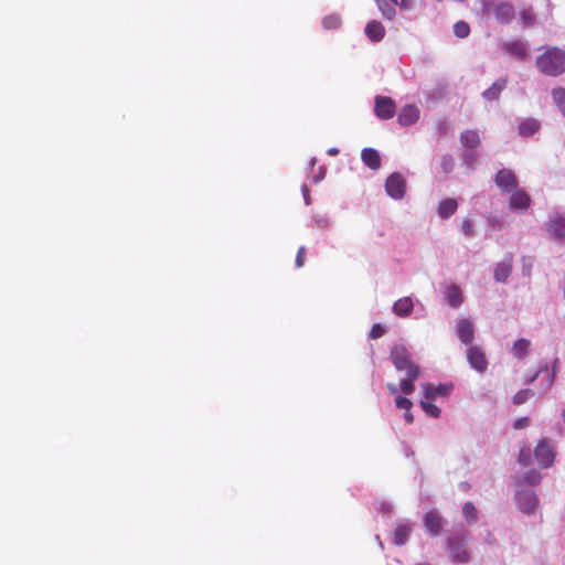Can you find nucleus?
I'll return each mask as SVG.
<instances>
[{"instance_id":"10","label":"nucleus","mask_w":565,"mask_h":565,"mask_svg":"<svg viewBox=\"0 0 565 565\" xmlns=\"http://www.w3.org/2000/svg\"><path fill=\"white\" fill-rule=\"evenodd\" d=\"M531 205V196L523 189H515L511 192L509 206L512 211L524 212Z\"/></svg>"},{"instance_id":"39","label":"nucleus","mask_w":565,"mask_h":565,"mask_svg":"<svg viewBox=\"0 0 565 565\" xmlns=\"http://www.w3.org/2000/svg\"><path fill=\"white\" fill-rule=\"evenodd\" d=\"M480 135L477 130H467L461 135V141H479Z\"/></svg>"},{"instance_id":"13","label":"nucleus","mask_w":565,"mask_h":565,"mask_svg":"<svg viewBox=\"0 0 565 565\" xmlns=\"http://www.w3.org/2000/svg\"><path fill=\"white\" fill-rule=\"evenodd\" d=\"M454 388V385L451 383H444L435 385L433 383H426L424 384V397L426 399H434L437 396H445L447 397Z\"/></svg>"},{"instance_id":"48","label":"nucleus","mask_w":565,"mask_h":565,"mask_svg":"<svg viewBox=\"0 0 565 565\" xmlns=\"http://www.w3.org/2000/svg\"><path fill=\"white\" fill-rule=\"evenodd\" d=\"M539 373L540 372H537L533 377H531L530 382H533L537 377Z\"/></svg>"},{"instance_id":"44","label":"nucleus","mask_w":565,"mask_h":565,"mask_svg":"<svg viewBox=\"0 0 565 565\" xmlns=\"http://www.w3.org/2000/svg\"><path fill=\"white\" fill-rule=\"evenodd\" d=\"M399 6L402 9L409 10L413 8V1L412 0H401Z\"/></svg>"},{"instance_id":"43","label":"nucleus","mask_w":565,"mask_h":565,"mask_svg":"<svg viewBox=\"0 0 565 565\" xmlns=\"http://www.w3.org/2000/svg\"><path fill=\"white\" fill-rule=\"evenodd\" d=\"M386 388H387V391H388L392 395H397V393H398V387H397V385H396V384H394V383H387V384H386Z\"/></svg>"},{"instance_id":"37","label":"nucleus","mask_w":565,"mask_h":565,"mask_svg":"<svg viewBox=\"0 0 565 565\" xmlns=\"http://www.w3.org/2000/svg\"><path fill=\"white\" fill-rule=\"evenodd\" d=\"M518 461H519V463H521L523 466L530 465L532 461L531 450L529 448L521 449V451L519 454Z\"/></svg>"},{"instance_id":"23","label":"nucleus","mask_w":565,"mask_h":565,"mask_svg":"<svg viewBox=\"0 0 565 565\" xmlns=\"http://www.w3.org/2000/svg\"><path fill=\"white\" fill-rule=\"evenodd\" d=\"M365 34L371 41L379 42L384 38L385 30L381 22L373 20L366 24Z\"/></svg>"},{"instance_id":"11","label":"nucleus","mask_w":565,"mask_h":565,"mask_svg":"<svg viewBox=\"0 0 565 565\" xmlns=\"http://www.w3.org/2000/svg\"><path fill=\"white\" fill-rule=\"evenodd\" d=\"M493 14L501 24H509L515 18V9L511 2L501 1L494 6Z\"/></svg>"},{"instance_id":"14","label":"nucleus","mask_w":565,"mask_h":565,"mask_svg":"<svg viewBox=\"0 0 565 565\" xmlns=\"http://www.w3.org/2000/svg\"><path fill=\"white\" fill-rule=\"evenodd\" d=\"M424 526L431 535H438L443 529V516L436 510L427 512L424 518Z\"/></svg>"},{"instance_id":"45","label":"nucleus","mask_w":565,"mask_h":565,"mask_svg":"<svg viewBox=\"0 0 565 565\" xmlns=\"http://www.w3.org/2000/svg\"><path fill=\"white\" fill-rule=\"evenodd\" d=\"M404 418L407 424H412L414 422V416L409 411H406V413L404 414Z\"/></svg>"},{"instance_id":"35","label":"nucleus","mask_w":565,"mask_h":565,"mask_svg":"<svg viewBox=\"0 0 565 565\" xmlns=\"http://www.w3.org/2000/svg\"><path fill=\"white\" fill-rule=\"evenodd\" d=\"M524 480L526 483L531 486H536L542 480V475L536 470H530L525 473Z\"/></svg>"},{"instance_id":"25","label":"nucleus","mask_w":565,"mask_h":565,"mask_svg":"<svg viewBox=\"0 0 565 565\" xmlns=\"http://www.w3.org/2000/svg\"><path fill=\"white\" fill-rule=\"evenodd\" d=\"M446 298L449 306L454 308L459 307L463 301L462 292L460 288L456 285H451L450 287H448Z\"/></svg>"},{"instance_id":"47","label":"nucleus","mask_w":565,"mask_h":565,"mask_svg":"<svg viewBox=\"0 0 565 565\" xmlns=\"http://www.w3.org/2000/svg\"><path fill=\"white\" fill-rule=\"evenodd\" d=\"M327 152L331 156H334L339 152V150H338V148L332 147V148L328 149Z\"/></svg>"},{"instance_id":"26","label":"nucleus","mask_w":565,"mask_h":565,"mask_svg":"<svg viewBox=\"0 0 565 565\" xmlns=\"http://www.w3.org/2000/svg\"><path fill=\"white\" fill-rule=\"evenodd\" d=\"M409 532H411L409 525L398 524L393 533V543L398 546L404 545L407 541Z\"/></svg>"},{"instance_id":"42","label":"nucleus","mask_w":565,"mask_h":565,"mask_svg":"<svg viewBox=\"0 0 565 565\" xmlns=\"http://www.w3.org/2000/svg\"><path fill=\"white\" fill-rule=\"evenodd\" d=\"M530 425V418L529 417H522L514 422L513 427L514 429H522Z\"/></svg>"},{"instance_id":"9","label":"nucleus","mask_w":565,"mask_h":565,"mask_svg":"<svg viewBox=\"0 0 565 565\" xmlns=\"http://www.w3.org/2000/svg\"><path fill=\"white\" fill-rule=\"evenodd\" d=\"M467 360L471 367L477 372L483 373L488 367V361L486 354L481 348L477 345H470L467 350Z\"/></svg>"},{"instance_id":"29","label":"nucleus","mask_w":565,"mask_h":565,"mask_svg":"<svg viewBox=\"0 0 565 565\" xmlns=\"http://www.w3.org/2000/svg\"><path fill=\"white\" fill-rule=\"evenodd\" d=\"M462 514L467 522L475 523L478 520V511L473 503L466 502L462 507Z\"/></svg>"},{"instance_id":"3","label":"nucleus","mask_w":565,"mask_h":565,"mask_svg":"<svg viewBox=\"0 0 565 565\" xmlns=\"http://www.w3.org/2000/svg\"><path fill=\"white\" fill-rule=\"evenodd\" d=\"M447 548L450 554V561L456 564H466L469 562L470 553L466 547V536L463 533L454 534L447 540Z\"/></svg>"},{"instance_id":"36","label":"nucleus","mask_w":565,"mask_h":565,"mask_svg":"<svg viewBox=\"0 0 565 565\" xmlns=\"http://www.w3.org/2000/svg\"><path fill=\"white\" fill-rule=\"evenodd\" d=\"M395 405L399 409L409 411L413 406V403L409 398H407L405 396L397 395L395 398Z\"/></svg>"},{"instance_id":"6","label":"nucleus","mask_w":565,"mask_h":565,"mask_svg":"<svg viewBox=\"0 0 565 565\" xmlns=\"http://www.w3.org/2000/svg\"><path fill=\"white\" fill-rule=\"evenodd\" d=\"M385 191L394 200H401L406 192V180L401 173H392L385 181Z\"/></svg>"},{"instance_id":"2","label":"nucleus","mask_w":565,"mask_h":565,"mask_svg":"<svg viewBox=\"0 0 565 565\" xmlns=\"http://www.w3.org/2000/svg\"><path fill=\"white\" fill-rule=\"evenodd\" d=\"M537 70L546 76H558L565 73V52L557 46L546 47L535 61Z\"/></svg>"},{"instance_id":"1","label":"nucleus","mask_w":565,"mask_h":565,"mask_svg":"<svg viewBox=\"0 0 565 565\" xmlns=\"http://www.w3.org/2000/svg\"><path fill=\"white\" fill-rule=\"evenodd\" d=\"M390 359L397 371L406 372V379L401 381V391L406 395L412 394L415 390L414 382L420 375L419 366L413 362L411 353L403 345H394Z\"/></svg>"},{"instance_id":"30","label":"nucleus","mask_w":565,"mask_h":565,"mask_svg":"<svg viewBox=\"0 0 565 565\" xmlns=\"http://www.w3.org/2000/svg\"><path fill=\"white\" fill-rule=\"evenodd\" d=\"M342 23V19L339 14L332 13L323 18L322 25L327 30L338 29Z\"/></svg>"},{"instance_id":"27","label":"nucleus","mask_w":565,"mask_h":565,"mask_svg":"<svg viewBox=\"0 0 565 565\" xmlns=\"http://www.w3.org/2000/svg\"><path fill=\"white\" fill-rule=\"evenodd\" d=\"M531 342L526 339H519L512 347V353L516 359H524L529 354Z\"/></svg>"},{"instance_id":"5","label":"nucleus","mask_w":565,"mask_h":565,"mask_svg":"<svg viewBox=\"0 0 565 565\" xmlns=\"http://www.w3.org/2000/svg\"><path fill=\"white\" fill-rule=\"evenodd\" d=\"M374 114L382 120L391 119L396 114V104L388 96L377 95L374 98Z\"/></svg>"},{"instance_id":"31","label":"nucleus","mask_w":565,"mask_h":565,"mask_svg":"<svg viewBox=\"0 0 565 565\" xmlns=\"http://www.w3.org/2000/svg\"><path fill=\"white\" fill-rule=\"evenodd\" d=\"M422 409L430 417L438 418L440 416V409L435 404L430 403L429 399H423L419 403Z\"/></svg>"},{"instance_id":"32","label":"nucleus","mask_w":565,"mask_h":565,"mask_svg":"<svg viewBox=\"0 0 565 565\" xmlns=\"http://www.w3.org/2000/svg\"><path fill=\"white\" fill-rule=\"evenodd\" d=\"M454 33L459 39H465L470 33V26L466 21H458L454 25Z\"/></svg>"},{"instance_id":"38","label":"nucleus","mask_w":565,"mask_h":565,"mask_svg":"<svg viewBox=\"0 0 565 565\" xmlns=\"http://www.w3.org/2000/svg\"><path fill=\"white\" fill-rule=\"evenodd\" d=\"M385 332H386V330L382 324L375 323V324H373L369 337L371 339H379V338L383 337L385 334Z\"/></svg>"},{"instance_id":"21","label":"nucleus","mask_w":565,"mask_h":565,"mask_svg":"<svg viewBox=\"0 0 565 565\" xmlns=\"http://www.w3.org/2000/svg\"><path fill=\"white\" fill-rule=\"evenodd\" d=\"M362 161L372 170L381 167V157L377 150L373 148H364L361 152Z\"/></svg>"},{"instance_id":"19","label":"nucleus","mask_w":565,"mask_h":565,"mask_svg":"<svg viewBox=\"0 0 565 565\" xmlns=\"http://www.w3.org/2000/svg\"><path fill=\"white\" fill-rule=\"evenodd\" d=\"M541 128V122L535 118L524 119L518 128L519 136L522 138L533 137Z\"/></svg>"},{"instance_id":"17","label":"nucleus","mask_w":565,"mask_h":565,"mask_svg":"<svg viewBox=\"0 0 565 565\" xmlns=\"http://www.w3.org/2000/svg\"><path fill=\"white\" fill-rule=\"evenodd\" d=\"M501 50L512 56L523 60L527 55V46L524 42L514 40L502 44Z\"/></svg>"},{"instance_id":"34","label":"nucleus","mask_w":565,"mask_h":565,"mask_svg":"<svg viewBox=\"0 0 565 565\" xmlns=\"http://www.w3.org/2000/svg\"><path fill=\"white\" fill-rule=\"evenodd\" d=\"M531 396H533V391L529 388L521 390L513 396V403L516 405H521L525 403Z\"/></svg>"},{"instance_id":"12","label":"nucleus","mask_w":565,"mask_h":565,"mask_svg":"<svg viewBox=\"0 0 565 565\" xmlns=\"http://www.w3.org/2000/svg\"><path fill=\"white\" fill-rule=\"evenodd\" d=\"M547 232L558 241H565V214L556 213L547 223Z\"/></svg>"},{"instance_id":"20","label":"nucleus","mask_w":565,"mask_h":565,"mask_svg":"<svg viewBox=\"0 0 565 565\" xmlns=\"http://www.w3.org/2000/svg\"><path fill=\"white\" fill-rule=\"evenodd\" d=\"M508 77L497 79L488 89L482 93L484 99L489 102L498 100L502 90L507 87Z\"/></svg>"},{"instance_id":"33","label":"nucleus","mask_w":565,"mask_h":565,"mask_svg":"<svg viewBox=\"0 0 565 565\" xmlns=\"http://www.w3.org/2000/svg\"><path fill=\"white\" fill-rule=\"evenodd\" d=\"M520 19L525 26H531V25L535 24L536 19H535V14L533 12V8L529 7L524 10H522V12L520 13Z\"/></svg>"},{"instance_id":"46","label":"nucleus","mask_w":565,"mask_h":565,"mask_svg":"<svg viewBox=\"0 0 565 565\" xmlns=\"http://www.w3.org/2000/svg\"><path fill=\"white\" fill-rule=\"evenodd\" d=\"M558 363V360L555 359L554 360V364H553V369H552V379H551V382L554 380V377L556 376V365Z\"/></svg>"},{"instance_id":"8","label":"nucleus","mask_w":565,"mask_h":565,"mask_svg":"<svg viewBox=\"0 0 565 565\" xmlns=\"http://www.w3.org/2000/svg\"><path fill=\"white\" fill-rule=\"evenodd\" d=\"M515 500L519 509L526 514L534 513L539 503L536 493L531 490L519 491Z\"/></svg>"},{"instance_id":"18","label":"nucleus","mask_w":565,"mask_h":565,"mask_svg":"<svg viewBox=\"0 0 565 565\" xmlns=\"http://www.w3.org/2000/svg\"><path fill=\"white\" fill-rule=\"evenodd\" d=\"M457 335L465 344H471L475 337L473 326L467 319H461L457 324Z\"/></svg>"},{"instance_id":"22","label":"nucleus","mask_w":565,"mask_h":565,"mask_svg":"<svg viewBox=\"0 0 565 565\" xmlns=\"http://www.w3.org/2000/svg\"><path fill=\"white\" fill-rule=\"evenodd\" d=\"M414 303L411 297H403L393 305V312L398 317H407L412 313Z\"/></svg>"},{"instance_id":"15","label":"nucleus","mask_w":565,"mask_h":565,"mask_svg":"<svg viewBox=\"0 0 565 565\" xmlns=\"http://www.w3.org/2000/svg\"><path fill=\"white\" fill-rule=\"evenodd\" d=\"M419 118V109L415 105H405L397 116L401 126H411Z\"/></svg>"},{"instance_id":"40","label":"nucleus","mask_w":565,"mask_h":565,"mask_svg":"<svg viewBox=\"0 0 565 565\" xmlns=\"http://www.w3.org/2000/svg\"><path fill=\"white\" fill-rule=\"evenodd\" d=\"M306 256H307V249H306V247H305V246H300V247L298 248V252H297V255H296V260H295L296 266H297L298 268H300V267H302V266H303V264H305V262H306Z\"/></svg>"},{"instance_id":"28","label":"nucleus","mask_w":565,"mask_h":565,"mask_svg":"<svg viewBox=\"0 0 565 565\" xmlns=\"http://www.w3.org/2000/svg\"><path fill=\"white\" fill-rule=\"evenodd\" d=\"M552 97L558 109L565 116V88L556 87L552 90Z\"/></svg>"},{"instance_id":"49","label":"nucleus","mask_w":565,"mask_h":565,"mask_svg":"<svg viewBox=\"0 0 565 565\" xmlns=\"http://www.w3.org/2000/svg\"><path fill=\"white\" fill-rule=\"evenodd\" d=\"M563 420L565 423V411L562 413Z\"/></svg>"},{"instance_id":"4","label":"nucleus","mask_w":565,"mask_h":565,"mask_svg":"<svg viewBox=\"0 0 565 565\" xmlns=\"http://www.w3.org/2000/svg\"><path fill=\"white\" fill-rule=\"evenodd\" d=\"M556 451L547 439L539 441L534 449V457L541 468H548L554 463Z\"/></svg>"},{"instance_id":"7","label":"nucleus","mask_w":565,"mask_h":565,"mask_svg":"<svg viewBox=\"0 0 565 565\" xmlns=\"http://www.w3.org/2000/svg\"><path fill=\"white\" fill-rule=\"evenodd\" d=\"M495 185L503 193H511L518 189V178L515 173L509 169H501L495 174Z\"/></svg>"},{"instance_id":"24","label":"nucleus","mask_w":565,"mask_h":565,"mask_svg":"<svg viewBox=\"0 0 565 565\" xmlns=\"http://www.w3.org/2000/svg\"><path fill=\"white\" fill-rule=\"evenodd\" d=\"M458 209V203L455 199H444L438 205V215L441 218L450 217Z\"/></svg>"},{"instance_id":"41","label":"nucleus","mask_w":565,"mask_h":565,"mask_svg":"<svg viewBox=\"0 0 565 565\" xmlns=\"http://www.w3.org/2000/svg\"><path fill=\"white\" fill-rule=\"evenodd\" d=\"M461 228L467 237H471L473 235V224L469 218H465L462 221Z\"/></svg>"},{"instance_id":"16","label":"nucleus","mask_w":565,"mask_h":565,"mask_svg":"<svg viewBox=\"0 0 565 565\" xmlns=\"http://www.w3.org/2000/svg\"><path fill=\"white\" fill-rule=\"evenodd\" d=\"M513 256L508 254L504 259L497 264L494 268V279L498 282H505L512 271Z\"/></svg>"}]
</instances>
